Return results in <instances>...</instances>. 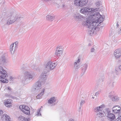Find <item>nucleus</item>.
Here are the masks:
<instances>
[{
    "instance_id": "1",
    "label": "nucleus",
    "mask_w": 121,
    "mask_h": 121,
    "mask_svg": "<svg viewBox=\"0 0 121 121\" xmlns=\"http://www.w3.org/2000/svg\"><path fill=\"white\" fill-rule=\"evenodd\" d=\"M104 16L101 15L100 18H97V17L92 16H88V17H84V20L82 22L83 26L89 28L88 33L92 35L94 33L95 30H96L98 28L97 27L99 26V24L102 23L104 21Z\"/></svg>"
},
{
    "instance_id": "2",
    "label": "nucleus",
    "mask_w": 121,
    "mask_h": 121,
    "mask_svg": "<svg viewBox=\"0 0 121 121\" xmlns=\"http://www.w3.org/2000/svg\"><path fill=\"white\" fill-rule=\"evenodd\" d=\"M97 9H93L91 8L85 7L83 8L80 10V12L84 14L85 15L87 16H92L94 17H97V18H100L101 16V15L99 14V12H95L96 11Z\"/></svg>"
},
{
    "instance_id": "3",
    "label": "nucleus",
    "mask_w": 121,
    "mask_h": 121,
    "mask_svg": "<svg viewBox=\"0 0 121 121\" xmlns=\"http://www.w3.org/2000/svg\"><path fill=\"white\" fill-rule=\"evenodd\" d=\"M10 18L7 21V24L10 25L14 23L15 22L23 18V16L16 13L15 12H11L9 13Z\"/></svg>"
},
{
    "instance_id": "4",
    "label": "nucleus",
    "mask_w": 121,
    "mask_h": 121,
    "mask_svg": "<svg viewBox=\"0 0 121 121\" xmlns=\"http://www.w3.org/2000/svg\"><path fill=\"white\" fill-rule=\"evenodd\" d=\"M37 76V75L35 73H33L31 74L30 72H26L24 76L22 79L21 81L23 82H29L31 79H34Z\"/></svg>"
},
{
    "instance_id": "5",
    "label": "nucleus",
    "mask_w": 121,
    "mask_h": 121,
    "mask_svg": "<svg viewBox=\"0 0 121 121\" xmlns=\"http://www.w3.org/2000/svg\"><path fill=\"white\" fill-rule=\"evenodd\" d=\"M105 107V105L103 104L99 106L96 107L94 108V111L96 113L97 117L101 118L104 116V114H106L105 111L104 112L103 110Z\"/></svg>"
},
{
    "instance_id": "6",
    "label": "nucleus",
    "mask_w": 121,
    "mask_h": 121,
    "mask_svg": "<svg viewBox=\"0 0 121 121\" xmlns=\"http://www.w3.org/2000/svg\"><path fill=\"white\" fill-rule=\"evenodd\" d=\"M0 81L3 83H7L8 80L6 79V78L8 76L7 72L2 66H0Z\"/></svg>"
},
{
    "instance_id": "7",
    "label": "nucleus",
    "mask_w": 121,
    "mask_h": 121,
    "mask_svg": "<svg viewBox=\"0 0 121 121\" xmlns=\"http://www.w3.org/2000/svg\"><path fill=\"white\" fill-rule=\"evenodd\" d=\"M57 65L55 62L49 60L45 66V68L49 70H52L55 68Z\"/></svg>"
},
{
    "instance_id": "8",
    "label": "nucleus",
    "mask_w": 121,
    "mask_h": 121,
    "mask_svg": "<svg viewBox=\"0 0 121 121\" xmlns=\"http://www.w3.org/2000/svg\"><path fill=\"white\" fill-rule=\"evenodd\" d=\"M64 51V48L62 46H57L56 48L55 54L58 56L60 57L62 55Z\"/></svg>"
},
{
    "instance_id": "9",
    "label": "nucleus",
    "mask_w": 121,
    "mask_h": 121,
    "mask_svg": "<svg viewBox=\"0 0 121 121\" xmlns=\"http://www.w3.org/2000/svg\"><path fill=\"white\" fill-rule=\"evenodd\" d=\"M20 109L24 113L28 115L30 114V109L27 106L25 105H22L19 106Z\"/></svg>"
},
{
    "instance_id": "10",
    "label": "nucleus",
    "mask_w": 121,
    "mask_h": 121,
    "mask_svg": "<svg viewBox=\"0 0 121 121\" xmlns=\"http://www.w3.org/2000/svg\"><path fill=\"white\" fill-rule=\"evenodd\" d=\"M41 88V83L38 81L36 82L33 85L32 88V90L33 91L36 92L38 91Z\"/></svg>"
},
{
    "instance_id": "11",
    "label": "nucleus",
    "mask_w": 121,
    "mask_h": 121,
    "mask_svg": "<svg viewBox=\"0 0 121 121\" xmlns=\"http://www.w3.org/2000/svg\"><path fill=\"white\" fill-rule=\"evenodd\" d=\"M106 114L108 119L109 120H114L115 118V116L113 113H111L110 109L108 108L105 109Z\"/></svg>"
},
{
    "instance_id": "12",
    "label": "nucleus",
    "mask_w": 121,
    "mask_h": 121,
    "mask_svg": "<svg viewBox=\"0 0 121 121\" xmlns=\"http://www.w3.org/2000/svg\"><path fill=\"white\" fill-rule=\"evenodd\" d=\"M18 42L16 41L11 44L10 46V51L12 54H13L15 52L17 48Z\"/></svg>"
},
{
    "instance_id": "13",
    "label": "nucleus",
    "mask_w": 121,
    "mask_h": 121,
    "mask_svg": "<svg viewBox=\"0 0 121 121\" xmlns=\"http://www.w3.org/2000/svg\"><path fill=\"white\" fill-rule=\"evenodd\" d=\"M112 111L115 113L119 114L121 111V109L119 106H114L112 109Z\"/></svg>"
},
{
    "instance_id": "14",
    "label": "nucleus",
    "mask_w": 121,
    "mask_h": 121,
    "mask_svg": "<svg viewBox=\"0 0 121 121\" xmlns=\"http://www.w3.org/2000/svg\"><path fill=\"white\" fill-rule=\"evenodd\" d=\"M114 55L116 58H120L121 57V50L119 49L116 50L114 52Z\"/></svg>"
},
{
    "instance_id": "15",
    "label": "nucleus",
    "mask_w": 121,
    "mask_h": 121,
    "mask_svg": "<svg viewBox=\"0 0 121 121\" xmlns=\"http://www.w3.org/2000/svg\"><path fill=\"white\" fill-rule=\"evenodd\" d=\"M88 64L86 63L83 65L81 66V69L82 70V73L81 75L82 76L85 73L87 68Z\"/></svg>"
},
{
    "instance_id": "16",
    "label": "nucleus",
    "mask_w": 121,
    "mask_h": 121,
    "mask_svg": "<svg viewBox=\"0 0 121 121\" xmlns=\"http://www.w3.org/2000/svg\"><path fill=\"white\" fill-rule=\"evenodd\" d=\"M7 62V60L4 56H2L0 57V65H3Z\"/></svg>"
},
{
    "instance_id": "17",
    "label": "nucleus",
    "mask_w": 121,
    "mask_h": 121,
    "mask_svg": "<svg viewBox=\"0 0 121 121\" xmlns=\"http://www.w3.org/2000/svg\"><path fill=\"white\" fill-rule=\"evenodd\" d=\"M47 77V73L46 72H43L41 74L40 78L42 80H46Z\"/></svg>"
},
{
    "instance_id": "18",
    "label": "nucleus",
    "mask_w": 121,
    "mask_h": 121,
    "mask_svg": "<svg viewBox=\"0 0 121 121\" xmlns=\"http://www.w3.org/2000/svg\"><path fill=\"white\" fill-rule=\"evenodd\" d=\"M80 62L79 59H78L77 60H75L74 64V67L75 69H78L79 68V63Z\"/></svg>"
},
{
    "instance_id": "19",
    "label": "nucleus",
    "mask_w": 121,
    "mask_h": 121,
    "mask_svg": "<svg viewBox=\"0 0 121 121\" xmlns=\"http://www.w3.org/2000/svg\"><path fill=\"white\" fill-rule=\"evenodd\" d=\"M121 71V65L116 66L115 67V72L117 74L120 73Z\"/></svg>"
},
{
    "instance_id": "20",
    "label": "nucleus",
    "mask_w": 121,
    "mask_h": 121,
    "mask_svg": "<svg viewBox=\"0 0 121 121\" xmlns=\"http://www.w3.org/2000/svg\"><path fill=\"white\" fill-rule=\"evenodd\" d=\"M31 67L34 70L38 72H40V71L41 69L39 66H37L35 64L31 66Z\"/></svg>"
},
{
    "instance_id": "21",
    "label": "nucleus",
    "mask_w": 121,
    "mask_h": 121,
    "mask_svg": "<svg viewBox=\"0 0 121 121\" xmlns=\"http://www.w3.org/2000/svg\"><path fill=\"white\" fill-rule=\"evenodd\" d=\"M18 120L20 121H30V119L29 118H25L24 117L21 116L18 118Z\"/></svg>"
},
{
    "instance_id": "22",
    "label": "nucleus",
    "mask_w": 121,
    "mask_h": 121,
    "mask_svg": "<svg viewBox=\"0 0 121 121\" xmlns=\"http://www.w3.org/2000/svg\"><path fill=\"white\" fill-rule=\"evenodd\" d=\"M84 17L79 14H78L74 16V18L78 20H79L82 18H84Z\"/></svg>"
},
{
    "instance_id": "23",
    "label": "nucleus",
    "mask_w": 121,
    "mask_h": 121,
    "mask_svg": "<svg viewBox=\"0 0 121 121\" xmlns=\"http://www.w3.org/2000/svg\"><path fill=\"white\" fill-rule=\"evenodd\" d=\"M45 90V89L44 88L42 89L41 93L36 96V98L37 99H39L42 98V96L44 93Z\"/></svg>"
},
{
    "instance_id": "24",
    "label": "nucleus",
    "mask_w": 121,
    "mask_h": 121,
    "mask_svg": "<svg viewBox=\"0 0 121 121\" xmlns=\"http://www.w3.org/2000/svg\"><path fill=\"white\" fill-rule=\"evenodd\" d=\"M5 20L3 16H0V25L2 26H3V25L4 23Z\"/></svg>"
},
{
    "instance_id": "25",
    "label": "nucleus",
    "mask_w": 121,
    "mask_h": 121,
    "mask_svg": "<svg viewBox=\"0 0 121 121\" xmlns=\"http://www.w3.org/2000/svg\"><path fill=\"white\" fill-rule=\"evenodd\" d=\"M12 100L10 99H9L6 100L5 101V106L8 107H10L11 106V105H7V104H11V103Z\"/></svg>"
},
{
    "instance_id": "26",
    "label": "nucleus",
    "mask_w": 121,
    "mask_h": 121,
    "mask_svg": "<svg viewBox=\"0 0 121 121\" xmlns=\"http://www.w3.org/2000/svg\"><path fill=\"white\" fill-rule=\"evenodd\" d=\"M81 2L80 0H75L74 1V3L75 5L81 7Z\"/></svg>"
},
{
    "instance_id": "27",
    "label": "nucleus",
    "mask_w": 121,
    "mask_h": 121,
    "mask_svg": "<svg viewBox=\"0 0 121 121\" xmlns=\"http://www.w3.org/2000/svg\"><path fill=\"white\" fill-rule=\"evenodd\" d=\"M55 18L54 17L48 15L46 17V19L47 20L49 21H52Z\"/></svg>"
},
{
    "instance_id": "28",
    "label": "nucleus",
    "mask_w": 121,
    "mask_h": 121,
    "mask_svg": "<svg viewBox=\"0 0 121 121\" xmlns=\"http://www.w3.org/2000/svg\"><path fill=\"white\" fill-rule=\"evenodd\" d=\"M55 99L54 97L51 98L48 101V103L50 104L53 103L55 102Z\"/></svg>"
},
{
    "instance_id": "29",
    "label": "nucleus",
    "mask_w": 121,
    "mask_h": 121,
    "mask_svg": "<svg viewBox=\"0 0 121 121\" xmlns=\"http://www.w3.org/2000/svg\"><path fill=\"white\" fill-rule=\"evenodd\" d=\"M108 84L111 87H113L114 86L115 82L112 80H110L108 82Z\"/></svg>"
},
{
    "instance_id": "30",
    "label": "nucleus",
    "mask_w": 121,
    "mask_h": 121,
    "mask_svg": "<svg viewBox=\"0 0 121 121\" xmlns=\"http://www.w3.org/2000/svg\"><path fill=\"white\" fill-rule=\"evenodd\" d=\"M81 0V7L84 6L88 2V0Z\"/></svg>"
},
{
    "instance_id": "31",
    "label": "nucleus",
    "mask_w": 121,
    "mask_h": 121,
    "mask_svg": "<svg viewBox=\"0 0 121 121\" xmlns=\"http://www.w3.org/2000/svg\"><path fill=\"white\" fill-rule=\"evenodd\" d=\"M4 90L9 93H11L12 92V89L9 86L6 87Z\"/></svg>"
},
{
    "instance_id": "32",
    "label": "nucleus",
    "mask_w": 121,
    "mask_h": 121,
    "mask_svg": "<svg viewBox=\"0 0 121 121\" xmlns=\"http://www.w3.org/2000/svg\"><path fill=\"white\" fill-rule=\"evenodd\" d=\"M3 117H5L6 121H10V118L9 116L6 114H4L3 115Z\"/></svg>"
},
{
    "instance_id": "33",
    "label": "nucleus",
    "mask_w": 121,
    "mask_h": 121,
    "mask_svg": "<svg viewBox=\"0 0 121 121\" xmlns=\"http://www.w3.org/2000/svg\"><path fill=\"white\" fill-rule=\"evenodd\" d=\"M114 93L113 91H111L109 93L108 96L109 98L112 99L113 98Z\"/></svg>"
},
{
    "instance_id": "34",
    "label": "nucleus",
    "mask_w": 121,
    "mask_h": 121,
    "mask_svg": "<svg viewBox=\"0 0 121 121\" xmlns=\"http://www.w3.org/2000/svg\"><path fill=\"white\" fill-rule=\"evenodd\" d=\"M112 99V100L113 101H117L119 99L118 98L116 97H113Z\"/></svg>"
},
{
    "instance_id": "35",
    "label": "nucleus",
    "mask_w": 121,
    "mask_h": 121,
    "mask_svg": "<svg viewBox=\"0 0 121 121\" xmlns=\"http://www.w3.org/2000/svg\"><path fill=\"white\" fill-rule=\"evenodd\" d=\"M41 108H39L38 109L37 112V115L38 116H39V115H41V114L40 113Z\"/></svg>"
},
{
    "instance_id": "36",
    "label": "nucleus",
    "mask_w": 121,
    "mask_h": 121,
    "mask_svg": "<svg viewBox=\"0 0 121 121\" xmlns=\"http://www.w3.org/2000/svg\"><path fill=\"white\" fill-rule=\"evenodd\" d=\"M5 2L4 1V0H0V5H3Z\"/></svg>"
},
{
    "instance_id": "37",
    "label": "nucleus",
    "mask_w": 121,
    "mask_h": 121,
    "mask_svg": "<svg viewBox=\"0 0 121 121\" xmlns=\"http://www.w3.org/2000/svg\"><path fill=\"white\" fill-rule=\"evenodd\" d=\"M86 96V95L85 94V93L84 92H83L80 95V97H82V98H83V97H85Z\"/></svg>"
},
{
    "instance_id": "38",
    "label": "nucleus",
    "mask_w": 121,
    "mask_h": 121,
    "mask_svg": "<svg viewBox=\"0 0 121 121\" xmlns=\"http://www.w3.org/2000/svg\"><path fill=\"white\" fill-rule=\"evenodd\" d=\"M96 6H98L100 5L101 4L100 2V1H98L95 4Z\"/></svg>"
},
{
    "instance_id": "39",
    "label": "nucleus",
    "mask_w": 121,
    "mask_h": 121,
    "mask_svg": "<svg viewBox=\"0 0 121 121\" xmlns=\"http://www.w3.org/2000/svg\"><path fill=\"white\" fill-rule=\"evenodd\" d=\"M85 103V101L84 100H82L80 102V105H82Z\"/></svg>"
},
{
    "instance_id": "40",
    "label": "nucleus",
    "mask_w": 121,
    "mask_h": 121,
    "mask_svg": "<svg viewBox=\"0 0 121 121\" xmlns=\"http://www.w3.org/2000/svg\"><path fill=\"white\" fill-rule=\"evenodd\" d=\"M95 51V49L94 48H92L91 49V51L92 52H94Z\"/></svg>"
},
{
    "instance_id": "41",
    "label": "nucleus",
    "mask_w": 121,
    "mask_h": 121,
    "mask_svg": "<svg viewBox=\"0 0 121 121\" xmlns=\"http://www.w3.org/2000/svg\"><path fill=\"white\" fill-rule=\"evenodd\" d=\"M117 121H121V117H118L116 119Z\"/></svg>"
},
{
    "instance_id": "42",
    "label": "nucleus",
    "mask_w": 121,
    "mask_h": 121,
    "mask_svg": "<svg viewBox=\"0 0 121 121\" xmlns=\"http://www.w3.org/2000/svg\"><path fill=\"white\" fill-rule=\"evenodd\" d=\"M3 113V111L2 110H0V116L2 115Z\"/></svg>"
},
{
    "instance_id": "43",
    "label": "nucleus",
    "mask_w": 121,
    "mask_h": 121,
    "mask_svg": "<svg viewBox=\"0 0 121 121\" xmlns=\"http://www.w3.org/2000/svg\"><path fill=\"white\" fill-rule=\"evenodd\" d=\"M68 121H75V120L73 119L70 118L69 120Z\"/></svg>"
},
{
    "instance_id": "44",
    "label": "nucleus",
    "mask_w": 121,
    "mask_h": 121,
    "mask_svg": "<svg viewBox=\"0 0 121 121\" xmlns=\"http://www.w3.org/2000/svg\"><path fill=\"white\" fill-rule=\"evenodd\" d=\"M99 94V92H97L95 93V96H97Z\"/></svg>"
},
{
    "instance_id": "45",
    "label": "nucleus",
    "mask_w": 121,
    "mask_h": 121,
    "mask_svg": "<svg viewBox=\"0 0 121 121\" xmlns=\"http://www.w3.org/2000/svg\"><path fill=\"white\" fill-rule=\"evenodd\" d=\"M51 0H43V1L45 2H47L48 1H51Z\"/></svg>"
},
{
    "instance_id": "46",
    "label": "nucleus",
    "mask_w": 121,
    "mask_h": 121,
    "mask_svg": "<svg viewBox=\"0 0 121 121\" xmlns=\"http://www.w3.org/2000/svg\"><path fill=\"white\" fill-rule=\"evenodd\" d=\"M118 32L119 34H121V27L119 29V30L118 31Z\"/></svg>"
},
{
    "instance_id": "47",
    "label": "nucleus",
    "mask_w": 121,
    "mask_h": 121,
    "mask_svg": "<svg viewBox=\"0 0 121 121\" xmlns=\"http://www.w3.org/2000/svg\"><path fill=\"white\" fill-rule=\"evenodd\" d=\"M10 79L11 80H13V77H12L11 76V77H10Z\"/></svg>"
},
{
    "instance_id": "48",
    "label": "nucleus",
    "mask_w": 121,
    "mask_h": 121,
    "mask_svg": "<svg viewBox=\"0 0 121 121\" xmlns=\"http://www.w3.org/2000/svg\"><path fill=\"white\" fill-rule=\"evenodd\" d=\"M110 35L111 36L113 35V32H111V33L110 34Z\"/></svg>"
},
{
    "instance_id": "49",
    "label": "nucleus",
    "mask_w": 121,
    "mask_h": 121,
    "mask_svg": "<svg viewBox=\"0 0 121 121\" xmlns=\"http://www.w3.org/2000/svg\"><path fill=\"white\" fill-rule=\"evenodd\" d=\"M118 114L120 115V117H121V112H120V113H119V114Z\"/></svg>"
},
{
    "instance_id": "50",
    "label": "nucleus",
    "mask_w": 121,
    "mask_h": 121,
    "mask_svg": "<svg viewBox=\"0 0 121 121\" xmlns=\"http://www.w3.org/2000/svg\"><path fill=\"white\" fill-rule=\"evenodd\" d=\"M118 62H121V60H118Z\"/></svg>"
},
{
    "instance_id": "51",
    "label": "nucleus",
    "mask_w": 121,
    "mask_h": 121,
    "mask_svg": "<svg viewBox=\"0 0 121 121\" xmlns=\"http://www.w3.org/2000/svg\"><path fill=\"white\" fill-rule=\"evenodd\" d=\"M117 27L119 26V25L118 23H117Z\"/></svg>"
},
{
    "instance_id": "52",
    "label": "nucleus",
    "mask_w": 121,
    "mask_h": 121,
    "mask_svg": "<svg viewBox=\"0 0 121 121\" xmlns=\"http://www.w3.org/2000/svg\"><path fill=\"white\" fill-rule=\"evenodd\" d=\"M11 104H7V105H11Z\"/></svg>"
},
{
    "instance_id": "53",
    "label": "nucleus",
    "mask_w": 121,
    "mask_h": 121,
    "mask_svg": "<svg viewBox=\"0 0 121 121\" xmlns=\"http://www.w3.org/2000/svg\"><path fill=\"white\" fill-rule=\"evenodd\" d=\"M92 98L93 99H94V97H92Z\"/></svg>"
},
{
    "instance_id": "54",
    "label": "nucleus",
    "mask_w": 121,
    "mask_h": 121,
    "mask_svg": "<svg viewBox=\"0 0 121 121\" xmlns=\"http://www.w3.org/2000/svg\"><path fill=\"white\" fill-rule=\"evenodd\" d=\"M7 94H6V95H5L6 96H7Z\"/></svg>"
},
{
    "instance_id": "55",
    "label": "nucleus",
    "mask_w": 121,
    "mask_h": 121,
    "mask_svg": "<svg viewBox=\"0 0 121 121\" xmlns=\"http://www.w3.org/2000/svg\"><path fill=\"white\" fill-rule=\"evenodd\" d=\"M103 79H102V80H101V82H103Z\"/></svg>"
},
{
    "instance_id": "56",
    "label": "nucleus",
    "mask_w": 121,
    "mask_h": 121,
    "mask_svg": "<svg viewBox=\"0 0 121 121\" xmlns=\"http://www.w3.org/2000/svg\"><path fill=\"white\" fill-rule=\"evenodd\" d=\"M7 96H8V97H9V96H10V95H8Z\"/></svg>"
},
{
    "instance_id": "57",
    "label": "nucleus",
    "mask_w": 121,
    "mask_h": 121,
    "mask_svg": "<svg viewBox=\"0 0 121 121\" xmlns=\"http://www.w3.org/2000/svg\"><path fill=\"white\" fill-rule=\"evenodd\" d=\"M104 77H103V79H104Z\"/></svg>"
},
{
    "instance_id": "58",
    "label": "nucleus",
    "mask_w": 121,
    "mask_h": 121,
    "mask_svg": "<svg viewBox=\"0 0 121 121\" xmlns=\"http://www.w3.org/2000/svg\"><path fill=\"white\" fill-rule=\"evenodd\" d=\"M42 106H41V108H42Z\"/></svg>"
}]
</instances>
